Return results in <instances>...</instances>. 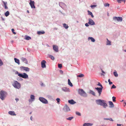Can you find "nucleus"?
Wrapping results in <instances>:
<instances>
[{
  "label": "nucleus",
  "instance_id": "11",
  "mask_svg": "<svg viewBox=\"0 0 126 126\" xmlns=\"http://www.w3.org/2000/svg\"><path fill=\"white\" fill-rule=\"evenodd\" d=\"M20 68L23 70H25L26 71H29L30 70V69L29 68L27 67H24L23 66H21L20 67Z\"/></svg>",
  "mask_w": 126,
  "mask_h": 126
},
{
  "label": "nucleus",
  "instance_id": "39",
  "mask_svg": "<svg viewBox=\"0 0 126 126\" xmlns=\"http://www.w3.org/2000/svg\"><path fill=\"white\" fill-rule=\"evenodd\" d=\"M58 67L60 69L62 67V64H58Z\"/></svg>",
  "mask_w": 126,
  "mask_h": 126
},
{
  "label": "nucleus",
  "instance_id": "64",
  "mask_svg": "<svg viewBox=\"0 0 126 126\" xmlns=\"http://www.w3.org/2000/svg\"><path fill=\"white\" fill-rule=\"evenodd\" d=\"M125 117L126 118V114L125 115Z\"/></svg>",
  "mask_w": 126,
  "mask_h": 126
},
{
  "label": "nucleus",
  "instance_id": "33",
  "mask_svg": "<svg viewBox=\"0 0 126 126\" xmlns=\"http://www.w3.org/2000/svg\"><path fill=\"white\" fill-rule=\"evenodd\" d=\"M9 14V13L8 11H7L6 13H5V15L6 16H7Z\"/></svg>",
  "mask_w": 126,
  "mask_h": 126
},
{
  "label": "nucleus",
  "instance_id": "47",
  "mask_svg": "<svg viewBox=\"0 0 126 126\" xmlns=\"http://www.w3.org/2000/svg\"><path fill=\"white\" fill-rule=\"evenodd\" d=\"M116 86H115L113 84L111 87V88H116Z\"/></svg>",
  "mask_w": 126,
  "mask_h": 126
},
{
  "label": "nucleus",
  "instance_id": "59",
  "mask_svg": "<svg viewBox=\"0 0 126 126\" xmlns=\"http://www.w3.org/2000/svg\"><path fill=\"white\" fill-rule=\"evenodd\" d=\"M43 83H42V84H41V86H43Z\"/></svg>",
  "mask_w": 126,
  "mask_h": 126
},
{
  "label": "nucleus",
  "instance_id": "5",
  "mask_svg": "<svg viewBox=\"0 0 126 126\" xmlns=\"http://www.w3.org/2000/svg\"><path fill=\"white\" fill-rule=\"evenodd\" d=\"M18 76L24 79H28V75L25 73L19 74Z\"/></svg>",
  "mask_w": 126,
  "mask_h": 126
},
{
  "label": "nucleus",
  "instance_id": "62",
  "mask_svg": "<svg viewBox=\"0 0 126 126\" xmlns=\"http://www.w3.org/2000/svg\"><path fill=\"white\" fill-rule=\"evenodd\" d=\"M27 12L28 13H29V11L28 10H27Z\"/></svg>",
  "mask_w": 126,
  "mask_h": 126
},
{
  "label": "nucleus",
  "instance_id": "53",
  "mask_svg": "<svg viewBox=\"0 0 126 126\" xmlns=\"http://www.w3.org/2000/svg\"><path fill=\"white\" fill-rule=\"evenodd\" d=\"M109 118H104V120H109Z\"/></svg>",
  "mask_w": 126,
  "mask_h": 126
},
{
  "label": "nucleus",
  "instance_id": "6",
  "mask_svg": "<svg viewBox=\"0 0 126 126\" xmlns=\"http://www.w3.org/2000/svg\"><path fill=\"white\" fill-rule=\"evenodd\" d=\"M113 19L114 20H117L118 21L121 22L122 20V18L121 17H113Z\"/></svg>",
  "mask_w": 126,
  "mask_h": 126
},
{
  "label": "nucleus",
  "instance_id": "55",
  "mask_svg": "<svg viewBox=\"0 0 126 126\" xmlns=\"http://www.w3.org/2000/svg\"><path fill=\"white\" fill-rule=\"evenodd\" d=\"M60 73L62 74H63V71L62 70H60Z\"/></svg>",
  "mask_w": 126,
  "mask_h": 126
},
{
  "label": "nucleus",
  "instance_id": "32",
  "mask_svg": "<svg viewBox=\"0 0 126 126\" xmlns=\"http://www.w3.org/2000/svg\"><path fill=\"white\" fill-rule=\"evenodd\" d=\"M125 0H117V1L118 3H121L122 2H124V3L125 2Z\"/></svg>",
  "mask_w": 126,
  "mask_h": 126
},
{
  "label": "nucleus",
  "instance_id": "10",
  "mask_svg": "<svg viewBox=\"0 0 126 126\" xmlns=\"http://www.w3.org/2000/svg\"><path fill=\"white\" fill-rule=\"evenodd\" d=\"M30 2L29 3L30 4L32 8H35V7L34 6V1H32L30 0Z\"/></svg>",
  "mask_w": 126,
  "mask_h": 126
},
{
  "label": "nucleus",
  "instance_id": "49",
  "mask_svg": "<svg viewBox=\"0 0 126 126\" xmlns=\"http://www.w3.org/2000/svg\"><path fill=\"white\" fill-rule=\"evenodd\" d=\"M101 71L104 74H105V72H104L103 70L102 69H101Z\"/></svg>",
  "mask_w": 126,
  "mask_h": 126
},
{
  "label": "nucleus",
  "instance_id": "52",
  "mask_svg": "<svg viewBox=\"0 0 126 126\" xmlns=\"http://www.w3.org/2000/svg\"><path fill=\"white\" fill-rule=\"evenodd\" d=\"M16 74H17L18 75L19 74H20V73H19L18 71H16Z\"/></svg>",
  "mask_w": 126,
  "mask_h": 126
},
{
  "label": "nucleus",
  "instance_id": "19",
  "mask_svg": "<svg viewBox=\"0 0 126 126\" xmlns=\"http://www.w3.org/2000/svg\"><path fill=\"white\" fill-rule=\"evenodd\" d=\"M21 59L24 63H27V60L25 58H21Z\"/></svg>",
  "mask_w": 126,
  "mask_h": 126
},
{
  "label": "nucleus",
  "instance_id": "61",
  "mask_svg": "<svg viewBox=\"0 0 126 126\" xmlns=\"http://www.w3.org/2000/svg\"><path fill=\"white\" fill-rule=\"evenodd\" d=\"M11 42L12 43H13V42H14V41H13V40H12V41H11Z\"/></svg>",
  "mask_w": 126,
  "mask_h": 126
},
{
  "label": "nucleus",
  "instance_id": "23",
  "mask_svg": "<svg viewBox=\"0 0 126 126\" xmlns=\"http://www.w3.org/2000/svg\"><path fill=\"white\" fill-rule=\"evenodd\" d=\"M68 84L70 86L72 87L73 85L72 83L71 82L70 80L69 79H68Z\"/></svg>",
  "mask_w": 126,
  "mask_h": 126
},
{
  "label": "nucleus",
  "instance_id": "29",
  "mask_svg": "<svg viewBox=\"0 0 126 126\" xmlns=\"http://www.w3.org/2000/svg\"><path fill=\"white\" fill-rule=\"evenodd\" d=\"M88 39L90 40V39L91 41L92 42H94L95 41V40L94 39L93 37H89L88 38Z\"/></svg>",
  "mask_w": 126,
  "mask_h": 126
},
{
  "label": "nucleus",
  "instance_id": "54",
  "mask_svg": "<svg viewBox=\"0 0 126 126\" xmlns=\"http://www.w3.org/2000/svg\"><path fill=\"white\" fill-rule=\"evenodd\" d=\"M121 125H122L121 124H117V126H121Z\"/></svg>",
  "mask_w": 126,
  "mask_h": 126
},
{
  "label": "nucleus",
  "instance_id": "58",
  "mask_svg": "<svg viewBox=\"0 0 126 126\" xmlns=\"http://www.w3.org/2000/svg\"><path fill=\"white\" fill-rule=\"evenodd\" d=\"M32 116H31V118H30V119L31 120H32Z\"/></svg>",
  "mask_w": 126,
  "mask_h": 126
},
{
  "label": "nucleus",
  "instance_id": "28",
  "mask_svg": "<svg viewBox=\"0 0 126 126\" xmlns=\"http://www.w3.org/2000/svg\"><path fill=\"white\" fill-rule=\"evenodd\" d=\"M68 89L65 87H63L62 88V90L65 92L67 91Z\"/></svg>",
  "mask_w": 126,
  "mask_h": 126
},
{
  "label": "nucleus",
  "instance_id": "50",
  "mask_svg": "<svg viewBox=\"0 0 126 126\" xmlns=\"http://www.w3.org/2000/svg\"><path fill=\"white\" fill-rule=\"evenodd\" d=\"M109 120L112 121H113V120L111 118H109Z\"/></svg>",
  "mask_w": 126,
  "mask_h": 126
},
{
  "label": "nucleus",
  "instance_id": "42",
  "mask_svg": "<svg viewBox=\"0 0 126 126\" xmlns=\"http://www.w3.org/2000/svg\"><path fill=\"white\" fill-rule=\"evenodd\" d=\"M96 5H91V7L93 9L94 8V7H96Z\"/></svg>",
  "mask_w": 126,
  "mask_h": 126
},
{
  "label": "nucleus",
  "instance_id": "40",
  "mask_svg": "<svg viewBox=\"0 0 126 126\" xmlns=\"http://www.w3.org/2000/svg\"><path fill=\"white\" fill-rule=\"evenodd\" d=\"M3 64V62L0 59V66L2 65Z\"/></svg>",
  "mask_w": 126,
  "mask_h": 126
},
{
  "label": "nucleus",
  "instance_id": "38",
  "mask_svg": "<svg viewBox=\"0 0 126 126\" xmlns=\"http://www.w3.org/2000/svg\"><path fill=\"white\" fill-rule=\"evenodd\" d=\"M73 118V117H70L68 118H67V119L69 120H71Z\"/></svg>",
  "mask_w": 126,
  "mask_h": 126
},
{
  "label": "nucleus",
  "instance_id": "48",
  "mask_svg": "<svg viewBox=\"0 0 126 126\" xmlns=\"http://www.w3.org/2000/svg\"><path fill=\"white\" fill-rule=\"evenodd\" d=\"M97 85L100 86L101 87V88L103 87L102 85L100 84V83L99 82L98 83Z\"/></svg>",
  "mask_w": 126,
  "mask_h": 126
},
{
  "label": "nucleus",
  "instance_id": "30",
  "mask_svg": "<svg viewBox=\"0 0 126 126\" xmlns=\"http://www.w3.org/2000/svg\"><path fill=\"white\" fill-rule=\"evenodd\" d=\"M107 45H111V42L109 41L108 40V39L107 38Z\"/></svg>",
  "mask_w": 126,
  "mask_h": 126
},
{
  "label": "nucleus",
  "instance_id": "18",
  "mask_svg": "<svg viewBox=\"0 0 126 126\" xmlns=\"http://www.w3.org/2000/svg\"><path fill=\"white\" fill-rule=\"evenodd\" d=\"M93 124L90 123H85L83 125V126H92Z\"/></svg>",
  "mask_w": 126,
  "mask_h": 126
},
{
  "label": "nucleus",
  "instance_id": "24",
  "mask_svg": "<svg viewBox=\"0 0 126 126\" xmlns=\"http://www.w3.org/2000/svg\"><path fill=\"white\" fill-rule=\"evenodd\" d=\"M3 2L4 4V8L5 9H7L8 8V7L6 5L7 4V2H5L4 1H3Z\"/></svg>",
  "mask_w": 126,
  "mask_h": 126
},
{
  "label": "nucleus",
  "instance_id": "27",
  "mask_svg": "<svg viewBox=\"0 0 126 126\" xmlns=\"http://www.w3.org/2000/svg\"><path fill=\"white\" fill-rule=\"evenodd\" d=\"M88 14L89 15H91L92 17H93V18L94 17V16L93 15V14L92 12L90 11H88Z\"/></svg>",
  "mask_w": 126,
  "mask_h": 126
},
{
  "label": "nucleus",
  "instance_id": "17",
  "mask_svg": "<svg viewBox=\"0 0 126 126\" xmlns=\"http://www.w3.org/2000/svg\"><path fill=\"white\" fill-rule=\"evenodd\" d=\"M109 103L110 105V108H113L114 107V105L112 102L109 101Z\"/></svg>",
  "mask_w": 126,
  "mask_h": 126
},
{
  "label": "nucleus",
  "instance_id": "51",
  "mask_svg": "<svg viewBox=\"0 0 126 126\" xmlns=\"http://www.w3.org/2000/svg\"><path fill=\"white\" fill-rule=\"evenodd\" d=\"M85 25L87 27H88L89 26L88 24L87 23H86L85 24Z\"/></svg>",
  "mask_w": 126,
  "mask_h": 126
},
{
  "label": "nucleus",
  "instance_id": "36",
  "mask_svg": "<svg viewBox=\"0 0 126 126\" xmlns=\"http://www.w3.org/2000/svg\"><path fill=\"white\" fill-rule=\"evenodd\" d=\"M49 57L51 58L53 60H54V58L53 56H49Z\"/></svg>",
  "mask_w": 126,
  "mask_h": 126
},
{
  "label": "nucleus",
  "instance_id": "3",
  "mask_svg": "<svg viewBox=\"0 0 126 126\" xmlns=\"http://www.w3.org/2000/svg\"><path fill=\"white\" fill-rule=\"evenodd\" d=\"M79 93L81 96L86 97L87 96L86 94L82 89H79L78 91Z\"/></svg>",
  "mask_w": 126,
  "mask_h": 126
},
{
  "label": "nucleus",
  "instance_id": "60",
  "mask_svg": "<svg viewBox=\"0 0 126 126\" xmlns=\"http://www.w3.org/2000/svg\"><path fill=\"white\" fill-rule=\"evenodd\" d=\"M101 76H102V75L104 76V75L103 74H101Z\"/></svg>",
  "mask_w": 126,
  "mask_h": 126
},
{
  "label": "nucleus",
  "instance_id": "21",
  "mask_svg": "<svg viewBox=\"0 0 126 126\" xmlns=\"http://www.w3.org/2000/svg\"><path fill=\"white\" fill-rule=\"evenodd\" d=\"M89 93L90 94H91L93 95L94 96H95V93H94V92L93 91L91 90H90L89 91Z\"/></svg>",
  "mask_w": 126,
  "mask_h": 126
},
{
  "label": "nucleus",
  "instance_id": "1",
  "mask_svg": "<svg viewBox=\"0 0 126 126\" xmlns=\"http://www.w3.org/2000/svg\"><path fill=\"white\" fill-rule=\"evenodd\" d=\"M96 101L97 104L102 106L104 108H106L107 106V104L105 102L106 101L104 100L98 99L96 100Z\"/></svg>",
  "mask_w": 126,
  "mask_h": 126
},
{
  "label": "nucleus",
  "instance_id": "43",
  "mask_svg": "<svg viewBox=\"0 0 126 126\" xmlns=\"http://www.w3.org/2000/svg\"><path fill=\"white\" fill-rule=\"evenodd\" d=\"M104 5L105 7H107V6L109 7L110 5V4L109 3H106Z\"/></svg>",
  "mask_w": 126,
  "mask_h": 126
},
{
  "label": "nucleus",
  "instance_id": "25",
  "mask_svg": "<svg viewBox=\"0 0 126 126\" xmlns=\"http://www.w3.org/2000/svg\"><path fill=\"white\" fill-rule=\"evenodd\" d=\"M45 33V32L44 31H39L37 33L38 34L40 35L42 34H44Z\"/></svg>",
  "mask_w": 126,
  "mask_h": 126
},
{
  "label": "nucleus",
  "instance_id": "13",
  "mask_svg": "<svg viewBox=\"0 0 126 126\" xmlns=\"http://www.w3.org/2000/svg\"><path fill=\"white\" fill-rule=\"evenodd\" d=\"M53 48L55 51L58 52V47L56 45H53Z\"/></svg>",
  "mask_w": 126,
  "mask_h": 126
},
{
  "label": "nucleus",
  "instance_id": "41",
  "mask_svg": "<svg viewBox=\"0 0 126 126\" xmlns=\"http://www.w3.org/2000/svg\"><path fill=\"white\" fill-rule=\"evenodd\" d=\"M113 101L115 102L116 101V97H115L113 96L112 97Z\"/></svg>",
  "mask_w": 126,
  "mask_h": 126
},
{
  "label": "nucleus",
  "instance_id": "34",
  "mask_svg": "<svg viewBox=\"0 0 126 126\" xmlns=\"http://www.w3.org/2000/svg\"><path fill=\"white\" fill-rule=\"evenodd\" d=\"M84 75L83 74H80L79 75H78L77 76V77L81 78V77H84Z\"/></svg>",
  "mask_w": 126,
  "mask_h": 126
},
{
  "label": "nucleus",
  "instance_id": "14",
  "mask_svg": "<svg viewBox=\"0 0 126 126\" xmlns=\"http://www.w3.org/2000/svg\"><path fill=\"white\" fill-rule=\"evenodd\" d=\"M34 96L33 95H31L30 96V98L31 99H29V102H32V101H34Z\"/></svg>",
  "mask_w": 126,
  "mask_h": 126
},
{
  "label": "nucleus",
  "instance_id": "57",
  "mask_svg": "<svg viewBox=\"0 0 126 126\" xmlns=\"http://www.w3.org/2000/svg\"><path fill=\"white\" fill-rule=\"evenodd\" d=\"M124 106H125L126 105V103L125 102H124Z\"/></svg>",
  "mask_w": 126,
  "mask_h": 126
},
{
  "label": "nucleus",
  "instance_id": "26",
  "mask_svg": "<svg viewBox=\"0 0 126 126\" xmlns=\"http://www.w3.org/2000/svg\"><path fill=\"white\" fill-rule=\"evenodd\" d=\"M14 60L16 63H17L18 64H20L19 61V60L16 58H15Z\"/></svg>",
  "mask_w": 126,
  "mask_h": 126
},
{
  "label": "nucleus",
  "instance_id": "2",
  "mask_svg": "<svg viewBox=\"0 0 126 126\" xmlns=\"http://www.w3.org/2000/svg\"><path fill=\"white\" fill-rule=\"evenodd\" d=\"M7 94V93L6 92L3 90L1 91L0 92V98L2 100H4Z\"/></svg>",
  "mask_w": 126,
  "mask_h": 126
},
{
  "label": "nucleus",
  "instance_id": "15",
  "mask_svg": "<svg viewBox=\"0 0 126 126\" xmlns=\"http://www.w3.org/2000/svg\"><path fill=\"white\" fill-rule=\"evenodd\" d=\"M64 109L65 111H68L70 110V109L69 107L67 106H65L64 107Z\"/></svg>",
  "mask_w": 126,
  "mask_h": 126
},
{
  "label": "nucleus",
  "instance_id": "37",
  "mask_svg": "<svg viewBox=\"0 0 126 126\" xmlns=\"http://www.w3.org/2000/svg\"><path fill=\"white\" fill-rule=\"evenodd\" d=\"M76 115L79 116H80L81 115V113L80 112L78 111L76 112Z\"/></svg>",
  "mask_w": 126,
  "mask_h": 126
},
{
  "label": "nucleus",
  "instance_id": "8",
  "mask_svg": "<svg viewBox=\"0 0 126 126\" xmlns=\"http://www.w3.org/2000/svg\"><path fill=\"white\" fill-rule=\"evenodd\" d=\"M103 87L102 88H95V89L97 91L98 93L99 94V96H100L101 93L102 92Z\"/></svg>",
  "mask_w": 126,
  "mask_h": 126
},
{
  "label": "nucleus",
  "instance_id": "7",
  "mask_svg": "<svg viewBox=\"0 0 126 126\" xmlns=\"http://www.w3.org/2000/svg\"><path fill=\"white\" fill-rule=\"evenodd\" d=\"M39 99L43 103L46 104L48 103L47 100L43 98L40 97L39 98Z\"/></svg>",
  "mask_w": 126,
  "mask_h": 126
},
{
  "label": "nucleus",
  "instance_id": "45",
  "mask_svg": "<svg viewBox=\"0 0 126 126\" xmlns=\"http://www.w3.org/2000/svg\"><path fill=\"white\" fill-rule=\"evenodd\" d=\"M56 100L57 101V102L59 103L60 101V99L59 98H57L56 99Z\"/></svg>",
  "mask_w": 126,
  "mask_h": 126
},
{
  "label": "nucleus",
  "instance_id": "35",
  "mask_svg": "<svg viewBox=\"0 0 126 126\" xmlns=\"http://www.w3.org/2000/svg\"><path fill=\"white\" fill-rule=\"evenodd\" d=\"M113 74L115 76L117 77L118 76V74L116 72H114Z\"/></svg>",
  "mask_w": 126,
  "mask_h": 126
},
{
  "label": "nucleus",
  "instance_id": "63",
  "mask_svg": "<svg viewBox=\"0 0 126 126\" xmlns=\"http://www.w3.org/2000/svg\"><path fill=\"white\" fill-rule=\"evenodd\" d=\"M31 113H32V112H30V114H31Z\"/></svg>",
  "mask_w": 126,
  "mask_h": 126
},
{
  "label": "nucleus",
  "instance_id": "12",
  "mask_svg": "<svg viewBox=\"0 0 126 126\" xmlns=\"http://www.w3.org/2000/svg\"><path fill=\"white\" fill-rule=\"evenodd\" d=\"M88 23L89 24L91 25H94L95 24V23L94 21L92 19L90 18L89 19Z\"/></svg>",
  "mask_w": 126,
  "mask_h": 126
},
{
  "label": "nucleus",
  "instance_id": "20",
  "mask_svg": "<svg viewBox=\"0 0 126 126\" xmlns=\"http://www.w3.org/2000/svg\"><path fill=\"white\" fill-rule=\"evenodd\" d=\"M68 102L69 103L72 104H73L75 103V102L73 100H69Z\"/></svg>",
  "mask_w": 126,
  "mask_h": 126
},
{
  "label": "nucleus",
  "instance_id": "31",
  "mask_svg": "<svg viewBox=\"0 0 126 126\" xmlns=\"http://www.w3.org/2000/svg\"><path fill=\"white\" fill-rule=\"evenodd\" d=\"M63 27L66 29H67L68 27V25L65 23L63 24Z\"/></svg>",
  "mask_w": 126,
  "mask_h": 126
},
{
  "label": "nucleus",
  "instance_id": "46",
  "mask_svg": "<svg viewBox=\"0 0 126 126\" xmlns=\"http://www.w3.org/2000/svg\"><path fill=\"white\" fill-rule=\"evenodd\" d=\"M108 81L109 82V84H112V82H110V79H109L108 80Z\"/></svg>",
  "mask_w": 126,
  "mask_h": 126
},
{
  "label": "nucleus",
  "instance_id": "44",
  "mask_svg": "<svg viewBox=\"0 0 126 126\" xmlns=\"http://www.w3.org/2000/svg\"><path fill=\"white\" fill-rule=\"evenodd\" d=\"M12 31L13 33L14 34H16V33L15 32H14V31H15L14 30V29H12Z\"/></svg>",
  "mask_w": 126,
  "mask_h": 126
},
{
  "label": "nucleus",
  "instance_id": "22",
  "mask_svg": "<svg viewBox=\"0 0 126 126\" xmlns=\"http://www.w3.org/2000/svg\"><path fill=\"white\" fill-rule=\"evenodd\" d=\"M25 39L27 40H29L31 39V38L29 36H27V35H25Z\"/></svg>",
  "mask_w": 126,
  "mask_h": 126
},
{
  "label": "nucleus",
  "instance_id": "4",
  "mask_svg": "<svg viewBox=\"0 0 126 126\" xmlns=\"http://www.w3.org/2000/svg\"><path fill=\"white\" fill-rule=\"evenodd\" d=\"M13 85L15 88L17 89L19 88L21 86L20 84L17 81H14Z\"/></svg>",
  "mask_w": 126,
  "mask_h": 126
},
{
  "label": "nucleus",
  "instance_id": "16",
  "mask_svg": "<svg viewBox=\"0 0 126 126\" xmlns=\"http://www.w3.org/2000/svg\"><path fill=\"white\" fill-rule=\"evenodd\" d=\"M8 113L11 115H16V114L15 112L14 111H9L8 112Z\"/></svg>",
  "mask_w": 126,
  "mask_h": 126
},
{
  "label": "nucleus",
  "instance_id": "9",
  "mask_svg": "<svg viewBox=\"0 0 126 126\" xmlns=\"http://www.w3.org/2000/svg\"><path fill=\"white\" fill-rule=\"evenodd\" d=\"M46 61L45 60H43L41 62V67L43 68H46Z\"/></svg>",
  "mask_w": 126,
  "mask_h": 126
},
{
  "label": "nucleus",
  "instance_id": "56",
  "mask_svg": "<svg viewBox=\"0 0 126 126\" xmlns=\"http://www.w3.org/2000/svg\"><path fill=\"white\" fill-rule=\"evenodd\" d=\"M15 100H16V102H17L19 100V99L18 98H16L15 99Z\"/></svg>",
  "mask_w": 126,
  "mask_h": 126
}]
</instances>
